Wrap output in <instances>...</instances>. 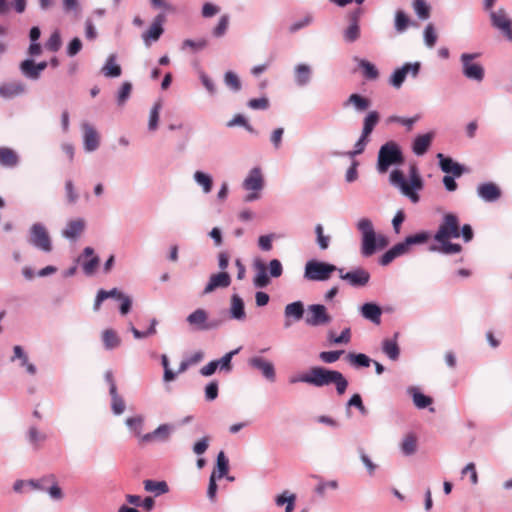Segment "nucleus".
<instances>
[{
  "instance_id": "f257e3e1",
  "label": "nucleus",
  "mask_w": 512,
  "mask_h": 512,
  "mask_svg": "<svg viewBox=\"0 0 512 512\" xmlns=\"http://www.w3.org/2000/svg\"><path fill=\"white\" fill-rule=\"evenodd\" d=\"M289 382L291 384L302 382L315 387L334 384L339 395H343L348 387V381L341 372L321 366H313L306 373L291 377Z\"/></svg>"
},
{
  "instance_id": "f03ea898",
  "label": "nucleus",
  "mask_w": 512,
  "mask_h": 512,
  "mask_svg": "<svg viewBox=\"0 0 512 512\" xmlns=\"http://www.w3.org/2000/svg\"><path fill=\"white\" fill-rule=\"evenodd\" d=\"M460 237V221L457 215L447 213L443 216L437 232L434 235L436 242L440 246H432V251H438L442 254L451 255L458 254L462 251V246L457 243H451L449 240L452 238Z\"/></svg>"
},
{
  "instance_id": "7ed1b4c3",
  "label": "nucleus",
  "mask_w": 512,
  "mask_h": 512,
  "mask_svg": "<svg viewBox=\"0 0 512 512\" xmlns=\"http://www.w3.org/2000/svg\"><path fill=\"white\" fill-rule=\"evenodd\" d=\"M404 158L398 144L389 141L381 146L378 153V170L385 173L391 165L403 163Z\"/></svg>"
},
{
  "instance_id": "20e7f679",
  "label": "nucleus",
  "mask_w": 512,
  "mask_h": 512,
  "mask_svg": "<svg viewBox=\"0 0 512 512\" xmlns=\"http://www.w3.org/2000/svg\"><path fill=\"white\" fill-rule=\"evenodd\" d=\"M479 56L478 53H463L460 57L463 75L476 82H481L485 76V70L479 63L473 62Z\"/></svg>"
},
{
  "instance_id": "39448f33",
  "label": "nucleus",
  "mask_w": 512,
  "mask_h": 512,
  "mask_svg": "<svg viewBox=\"0 0 512 512\" xmlns=\"http://www.w3.org/2000/svg\"><path fill=\"white\" fill-rule=\"evenodd\" d=\"M336 270L337 267L332 264L311 260L306 264L305 277L313 281H324Z\"/></svg>"
},
{
  "instance_id": "423d86ee",
  "label": "nucleus",
  "mask_w": 512,
  "mask_h": 512,
  "mask_svg": "<svg viewBox=\"0 0 512 512\" xmlns=\"http://www.w3.org/2000/svg\"><path fill=\"white\" fill-rule=\"evenodd\" d=\"M263 185L264 181L261 170L259 168H253L243 182V187L248 191H252L244 197V202H252L259 199V191L262 190Z\"/></svg>"
},
{
  "instance_id": "0eeeda50",
  "label": "nucleus",
  "mask_w": 512,
  "mask_h": 512,
  "mask_svg": "<svg viewBox=\"0 0 512 512\" xmlns=\"http://www.w3.org/2000/svg\"><path fill=\"white\" fill-rule=\"evenodd\" d=\"M29 242L44 252H50L52 250L50 236L46 228L40 223L33 224L30 228Z\"/></svg>"
},
{
  "instance_id": "6e6552de",
  "label": "nucleus",
  "mask_w": 512,
  "mask_h": 512,
  "mask_svg": "<svg viewBox=\"0 0 512 512\" xmlns=\"http://www.w3.org/2000/svg\"><path fill=\"white\" fill-rule=\"evenodd\" d=\"M492 26L498 29L507 40L512 42V19L503 8L490 12Z\"/></svg>"
},
{
  "instance_id": "1a4fd4ad",
  "label": "nucleus",
  "mask_w": 512,
  "mask_h": 512,
  "mask_svg": "<svg viewBox=\"0 0 512 512\" xmlns=\"http://www.w3.org/2000/svg\"><path fill=\"white\" fill-rule=\"evenodd\" d=\"M307 311L308 314L305 321L310 326L325 325L331 321V316L327 313L324 305H310L308 306Z\"/></svg>"
},
{
  "instance_id": "9d476101",
  "label": "nucleus",
  "mask_w": 512,
  "mask_h": 512,
  "mask_svg": "<svg viewBox=\"0 0 512 512\" xmlns=\"http://www.w3.org/2000/svg\"><path fill=\"white\" fill-rule=\"evenodd\" d=\"M186 320L193 329L200 331L210 330L217 326L216 323L208 321V313L202 308L193 311Z\"/></svg>"
},
{
  "instance_id": "9b49d317",
  "label": "nucleus",
  "mask_w": 512,
  "mask_h": 512,
  "mask_svg": "<svg viewBox=\"0 0 512 512\" xmlns=\"http://www.w3.org/2000/svg\"><path fill=\"white\" fill-rule=\"evenodd\" d=\"M420 70V63H406L402 67L396 69L390 78V84L396 88H399L408 74L416 77Z\"/></svg>"
},
{
  "instance_id": "f8f14e48",
  "label": "nucleus",
  "mask_w": 512,
  "mask_h": 512,
  "mask_svg": "<svg viewBox=\"0 0 512 512\" xmlns=\"http://www.w3.org/2000/svg\"><path fill=\"white\" fill-rule=\"evenodd\" d=\"M340 278L347 281L350 285L355 287L365 286L370 279V274L363 268H358L350 272L343 273L342 269H339Z\"/></svg>"
},
{
  "instance_id": "ddd939ff",
  "label": "nucleus",
  "mask_w": 512,
  "mask_h": 512,
  "mask_svg": "<svg viewBox=\"0 0 512 512\" xmlns=\"http://www.w3.org/2000/svg\"><path fill=\"white\" fill-rule=\"evenodd\" d=\"M252 368L259 370L263 376L269 381H275V369L274 365L262 357H252L248 361Z\"/></svg>"
},
{
  "instance_id": "4468645a",
  "label": "nucleus",
  "mask_w": 512,
  "mask_h": 512,
  "mask_svg": "<svg viewBox=\"0 0 512 512\" xmlns=\"http://www.w3.org/2000/svg\"><path fill=\"white\" fill-rule=\"evenodd\" d=\"M165 20L166 18L164 14L157 15L149 30L142 35L143 40L147 46L150 45V41H157L160 38L164 31L162 25Z\"/></svg>"
},
{
  "instance_id": "2eb2a0df",
  "label": "nucleus",
  "mask_w": 512,
  "mask_h": 512,
  "mask_svg": "<svg viewBox=\"0 0 512 512\" xmlns=\"http://www.w3.org/2000/svg\"><path fill=\"white\" fill-rule=\"evenodd\" d=\"M230 284H231V277L227 272L222 271V272H219L216 274H212L210 276L208 284L204 288L203 293L209 294L217 288H226Z\"/></svg>"
},
{
  "instance_id": "dca6fc26",
  "label": "nucleus",
  "mask_w": 512,
  "mask_h": 512,
  "mask_svg": "<svg viewBox=\"0 0 512 512\" xmlns=\"http://www.w3.org/2000/svg\"><path fill=\"white\" fill-rule=\"evenodd\" d=\"M83 134H84V148L88 152H92L99 147V134L95 130V128L88 124L84 123L82 125Z\"/></svg>"
},
{
  "instance_id": "f3484780",
  "label": "nucleus",
  "mask_w": 512,
  "mask_h": 512,
  "mask_svg": "<svg viewBox=\"0 0 512 512\" xmlns=\"http://www.w3.org/2000/svg\"><path fill=\"white\" fill-rule=\"evenodd\" d=\"M477 192L478 195L487 202L496 201L501 196L500 188L492 182L479 185Z\"/></svg>"
},
{
  "instance_id": "a211bd4d",
  "label": "nucleus",
  "mask_w": 512,
  "mask_h": 512,
  "mask_svg": "<svg viewBox=\"0 0 512 512\" xmlns=\"http://www.w3.org/2000/svg\"><path fill=\"white\" fill-rule=\"evenodd\" d=\"M409 250L410 249L407 246L405 240L403 242L397 243L382 255L380 258V264L386 266L390 264L395 258L406 254Z\"/></svg>"
},
{
  "instance_id": "6ab92c4d",
  "label": "nucleus",
  "mask_w": 512,
  "mask_h": 512,
  "mask_svg": "<svg viewBox=\"0 0 512 512\" xmlns=\"http://www.w3.org/2000/svg\"><path fill=\"white\" fill-rule=\"evenodd\" d=\"M25 91V86L19 81L7 82L0 85V96L5 99L16 97Z\"/></svg>"
},
{
  "instance_id": "aec40b11",
  "label": "nucleus",
  "mask_w": 512,
  "mask_h": 512,
  "mask_svg": "<svg viewBox=\"0 0 512 512\" xmlns=\"http://www.w3.org/2000/svg\"><path fill=\"white\" fill-rule=\"evenodd\" d=\"M437 158L439 159V164L441 167V170L445 173H451L455 177H460L463 173V167L457 163L454 162L451 158L445 157L443 154L439 153L437 155Z\"/></svg>"
},
{
  "instance_id": "412c9836",
  "label": "nucleus",
  "mask_w": 512,
  "mask_h": 512,
  "mask_svg": "<svg viewBox=\"0 0 512 512\" xmlns=\"http://www.w3.org/2000/svg\"><path fill=\"white\" fill-rule=\"evenodd\" d=\"M172 431V427L168 424H163V425H160L157 429H155L153 432L151 433H147L143 436L140 437V441L142 443H145V442H150V441H153V440H161V441H165L169 438L170 436V433Z\"/></svg>"
},
{
  "instance_id": "4be33fe9",
  "label": "nucleus",
  "mask_w": 512,
  "mask_h": 512,
  "mask_svg": "<svg viewBox=\"0 0 512 512\" xmlns=\"http://www.w3.org/2000/svg\"><path fill=\"white\" fill-rule=\"evenodd\" d=\"M433 137L434 134L431 132L417 136L413 142V152L418 156L425 154L431 145Z\"/></svg>"
},
{
  "instance_id": "5701e85b",
  "label": "nucleus",
  "mask_w": 512,
  "mask_h": 512,
  "mask_svg": "<svg viewBox=\"0 0 512 512\" xmlns=\"http://www.w3.org/2000/svg\"><path fill=\"white\" fill-rule=\"evenodd\" d=\"M85 229V221L83 219H74L67 223L62 235L68 239H76Z\"/></svg>"
},
{
  "instance_id": "b1692460",
  "label": "nucleus",
  "mask_w": 512,
  "mask_h": 512,
  "mask_svg": "<svg viewBox=\"0 0 512 512\" xmlns=\"http://www.w3.org/2000/svg\"><path fill=\"white\" fill-rule=\"evenodd\" d=\"M84 257H91V259L83 261L82 267L86 275H93L99 266L100 259L98 256H94V250L91 247H86L83 251Z\"/></svg>"
},
{
  "instance_id": "393cba45",
  "label": "nucleus",
  "mask_w": 512,
  "mask_h": 512,
  "mask_svg": "<svg viewBox=\"0 0 512 512\" xmlns=\"http://www.w3.org/2000/svg\"><path fill=\"white\" fill-rule=\"evenodd\" d=\"M17 153L9 147H0V165L4 167H15L18 164Z\"/></svg>"
},
{
  "instance_id": "a878e982",
  "label": "nucleus",
  "mask_w": 512,
  "mask_h": 512,
  "mask_svg": "<svg viewBox=\"0 0 512 512\" xmlns=\"http://www.w3.org/2000/svg\"><path fill=\"white\" fill-rule=\"evenodd\" d=\"M230 314L232 318L237 320H243L246 317L244 302L237 294H234L231 297Z\"/></svg>"
},
{
  "instance_id": "bb28decb",
  "label": "nucleus",
  "mask_w": 512,
  "mask_h": 512,
  "mask_svg": "<svg viewBox=\"0 0 512 512\" xmlns=\"http://www.w3.org/2000/svg\"><path fill=\"white\" fill-rule=\"evenodd\" d=\"M361 313L364 318L372 321L373 323L379 324L381 318V309L379 306L373 303H365L361 307Z\"/></svg>"
},
{
  "instance_id": "cd10ccee",
  "label": "nucleus",
  "mask_w": 512,
  "mask_h": 512,
  "mask_svg": "<svg viewBox=\"0 0 512 512\" xmlns=\"http://www.w3.org/2000/svg\"><path fill=\"white\" fill-rule=\"evenodd\" d=\"M42 481L46 482L47 485H50L49 487H47L46 490L49 493L51 498H53L55 500H61L63 498L62 489L59 487L55 475H53V474L46 475V476L42 477Z\"/></svg>"
},
{
  "instance_id": "c85d7f7f",
  "label": "nucleus",
  "mask_w": 512,
  "mask_h": 512,
  "mask_svg": "<svg viewBox=\"0 0 512 512\" xmlns=\"http://www.w3.org/2000/svg\"><path fill=\"white\" fill-rule=\"evenodd\" d=\"M377 250L376 233L362 236L361 253L365 257L373 255Z\"/></svg>"
},
{
  "instance_id": "c756f323",
  "label": "nucleus",
  "mask_w": 512,
  "mask_h": 512,
  "mask_svg": "<svg viewBox=\"0 0 512 512\" xmlns=\"http://www.w3.org/2000/svg\"><path fill=\"white\" fill-rule=\"evenodd\" d=\"M349 105H353L358 111H365L370 107V101L369 99L354 93L351 94L347 101L344 103L345 107Z\"/></svg>"
},
{
  "instance_id": "7c9ffc66",
  "label": "nucleus",
  "mask_w": 512,
  "mask_h": 512,
  "mask_svg": "<svg viewBox=\"0 0 512 512\" xmlns=\"http://www.w3.org/2000/svg\"><path fill=\"white\" fill-rule=\"evenodd\" d=\"M379 113L377 111H370L364 119L362 135L369 137L374 127L379 122Z\"/></svg>"
},
{
  "instance_id": "2f4dec72",
  "label": "nucleus",
  "mask_w": 512,
  "mask_h": 512,
  "mask_svg": "<svg viewBox=\"0 0 512 512\" xmlns=\"http://www.w3.org/2000/svg\"><path fill=\"white\" fill-rule=\"evenodd\" d=\"M102 341L106 349L111 350L118 347L121 340L113 329H106L102 333Z\"/></svg>"
},
{
  "instance_id": "473e14b6",
  "label": "nucleus",
  "mask_w": 512,
  "mask_h": 512,
  "mask_svg": "<svg viewBox=\"0 0 512 512\" xmlns=\"http://www.w3.org/2000/svg\"><path fill=\"white\" fill-rule=\"evenodd\" d=\"M360 25L356 22H350L349 26L343 30V39L347 43H353L360 38Z\"/></svg>"
},
{
  "instance_id": "72a5a7b5",
  "label": "nucleus",
  "mask_w": 512,
  "mask_h": 512,
  "mask_svg": "<svg viewBox=\"0 0 512 512\" xmlns=\"http://www.w3.org/2000/svg\"><path fill=\"white\" fill-rule=\"evenodd\" d=\"M102 72L106 77H119L121 75V67L115 62V56L111 55L102 68Z\"/></svg>"
},
{
  "instance_id": "f704fd0d",
  "label": "nucleus",
  "mask_w": 512,
  "mask_h": 512,
  "mask_svg": "<svg viewBox=\"0 0 512 512\" xmlns=\"http://www.w3.org/2000/svg\"><path fill=\"white\" fill-rule=\"evenodd\" d=\"M20 70L27 78L36 80L40 77V74L36 69V63L31 59L22 61L20 64Z\"/></svg>"
},
{
  "instance_id": "c9c22d12",
  "label": "nucleus",
  "mask_w": 512,
  "mask_h": 512,
  "mask_svg": "<svg viewBox=\"0 0 512 512\" xmlns=\"http://www.w3.org/2000/svg\"><path fill=\"white\" fill-rule=\"evenodd\" d=\"M383 352L391 359L397 360L399 357V347L394 339H385L382 343Z\"/></svg>"
},
{
  "instance_id": "e433bc0d",
  "label": "nucleus",
  "mask_w": 512,
  "mask_h": 512,
  "mask_svg": "<svg viewBox=\"0 0 512 512\" xmlns=\"http://www.w3.org/2000/svg\"><path fill=\"white\" fill-rule=\"evenodd\" d=\"M311 70L306 64H300L295 68V78L298 85H306L310 80Z\"/></svg>"
},
{
  "instance_id": "4c0bfd02",
  "label": "nucleus",
  "mask_w": 512,
  "mask_h": 512,
  "mask_svg": "<svg viewBox=\"0 0 512 512\" xmlns=\"http://www.w3.org/2000/svg\"><path fill=\"white\" fill-rule=\"evenodd\" d=\"M303 313L304 306L300 301L290 303L285 307V316L287 318L293 317L295 320H300L303 317Z\"/></svg>"
},
{
  "instance_id": "58836bf2",
  "label": "nucleus",
  "mask_w": 512,
  "mask_h": 512,
  "mask_svg": "<svg viewBox=\"0 0 512 512\" xmlns=\"http://www.w3.org/2000/svg\"><path fill=\"white\" fill-rule=\"evenodd\" d=\"M417 449V438L414 434H407L402 443L401 450L405 455H412Z\"/></svg>"
},
{
  "instance_id": "ea45409f",
  "label": "nucleus",
  "mask_w": 512,
  "mask_h": 512,
  "mask_svg": "<svg viewBox=\"0 0 512 512\" xmlns=\"http://www.w3.org/2000/svg\"><path fill=\"white\" fill-rule=\"evenodd\" d=\"M347 359L351 365L356 367H369L371 363V359L362 353H349Z\"/></svg>"
},
{
  "instance_id": "a19ab883",
  "label": "nucleus",
  "mask_w": 512,
  "mask_h": 512,
  "mask_svg": "<svg viewBox=\"0 0 512 512\" xmlns=\"http://www.w3.org/2000/svg\"><path fill=\"white\" fill-rule=\"evenodd\" d=\"M194 179L200 186L203 187L204 193H209L212 190L213 181L211 176L208 174L201 171H196L194 174Z\"/></svg>"
},
{
  "instance_id": "79ce46f5",
  "label": "nucleus",
  "mask_w": 512,
  "mask_h": 512,
  "mask_svg": "<svg viewBox=\"0 0 512 512\" xmlns=\"http://www.w3.org/2000/svg\"><path fill=\"white\" fill-rule=\"evenodd\" d=\"M257 268L259 269V271L254 278V281H253L254 285L257 288H264L270 282L269 277L266 273V268H265L264 264H262V263H258Z\"/></svg>"
},
{
  "instance_id": "37998d69",
  "label": "nucleus",
  "mask_w": 512,
  "mask_h": 512,
  "mask_svg": "<svg viewBox=\"0 0 512 512\" xmlns=\"http://www.w3.org/2000/svg\"><path fill=\"white\" fill-rule=\"evenodd\" d=\"M228 470H229V462H228V459L226 458L225 454L223 451H220L218 456H217V471H216V477L218 479H221L223 478L224 476L227 475L228 473Z\"/></svg>"
},
{
  "instance_id": "c03bdc74",
  "label": "nucleus",
  "mask_w": 512,
  "mask_h": 512,
  "mask_svg": "<svg viewBox=\"0 0 512 512\" xmlns=\"http://www.w3.org/2000/svg\"><path fill=\"white\" fill-rule=\"evenodd\" d=\"M144 488L148 492H156L157 494L166 493L168 491L167 483L164 481L145 480Z\"/></svg>"
},
{
  "instance_id": "a18cd8bd",
  "label": "nucleus",
  "mask_w": 512,
  "mask_h": 512,
  "mask_svg": "<svg viewBox=\"0 0 512 512\" xmlns=\"http://www.w3.org/2000/svg\"><path fill=\"white\" fill-rule=\"evenodd\" d=\"M359 67L363 69L365 78L375 80L379 76L377 68L367 60H359Z\"/></svg>"
},
{
  "instance_id": "49530a36",
  "label": "nucleus",
  "mask_w": 512,
  "mask_h": 512,
  "mask_svg": "<svg viewBox=\"0 0 512 512\" xmlns=\"http://www.w3.org/2000/svg\"><path fill=\"white\" fill-rule=\"evenodd\" d=\"M430 239V234L427 231H422L405 238L407 246L410 248L413 245H420L426 243Z\"/></svg>"
},
{
  "instance_id": "de8ad7c7",
  "label": "nucleus",
  "mask_w": 512,
  "mask_h": 512,
  "mask_svg": "<svg viewBox=\"0 0 512 512\" xmlns=\"http://www.w3.org/2000/svg\"><path fill=\"white\" fill-rule=\"evenodd\" d=\"M409 17L401 10H398L395 14V28L397 32H404L409 26Z\"/></svg>"
},
{
  "instance_id": "09e8293b",
  "label": "nucleus",
  "mask_w": 512,
  "mask_h": 512,
  "mask_svg": "<svg viewBox=\"0 0 512 512\" xmlns=\"http://www.w3.org/2000/svg\"><path fill=\"white\" fill-rule=\"evenodd\" d=\"M62 45L61 35L59 31H54L45 43V48L52 52H57Z\"/></svg>"
},
{
  "instance_id": "8fccbe9b",
  "label": "nucleus",
  "mask_w": 512,
  "mask_h": 512,
  "mask_svg": "<svg viewBox=\"0 0 512 512\" xmlns=\"http://www.w3.org/2000/svg\"><path fill=\"white\" fill-rule=\"evenodd\" d=\"M295 499L296 496L294 494H291L290 496H286V492L278 495L276 497V504L278 506H282L286 504L285 512H292L295 505Z\"/></svg>"
},
{
  "instance_id": "3c124183",
  "label": "nucleus",
  "mask_w": 512,
  "mask_h": 512,
  "mask_svg": "<svg viewBox=\"0 0 512 512\" xmlns=\"http://www.w3.org/2000/svg\"><path fill=\"white\" fill-rule=\"evenodd\" d=\"M413 8L421 19H427L430 16V8L424 0H414Z\"/></svg>"
},
{
  "instance_id": "603ef678",
  "label": "nucleus",
  "mask_w": 512,
  "mask_h": 512,
  "mask_svg": "<svg viewBox=\"0 0 512 512\" xmlns=\"http://www.w3.org/2000/svg\"><path fill=\"white\" fill-rule=\"evenodd\" d=\"M413 402L417 408L424 409L432 403V398L420 392H414Z\"/></svg>"
},
{
  "instance_id": "864d4df0",
  "label": "nucleus",
  "mask_w": 512,
  "mask_h": 512,
  "mask_svg": "<svg viewBox=\"0 0 512 512\" xmlns=\"http://www.w3.org/2000/svg\"><path fill=\"white\" fill-rule=\"evenodd\" d=\"M112 398V410L116 415H120L125 410V402L123 398L115 392V394H110Z\"/></svg>"
},
{
  "instance_id": "5fc2aeb1",
  "label": "nucleus",
  "mask_w": 512,
  "mask_h": 512,
  "mask_svg": "<svg viewBox=\"0 0 512 512\" xmlns=\"http://www.w3.org/2000/svg\"><path fill=\"white\" fill-rule=\"evenodd\" d=\"M224 81L227 86H229L234 91H239L241 89V82L238 76L231 71L226 72Z\"/></svg>"
},
{
  "instance_id": "6e6d98bb",
  "label": "nucleus",
  "mask_w": 512,
  "mask_h": 512,
  "mask_svg": "<svg viewBox=\"0 0 512 512\" xmlns=\"http://www.w3.org/2000/svg\"><path fill=\"white\" fill-rule=\"evenodd\" d=\"M206 46H207V41L205 39H199L197 41H194L191 39H186L182 44L183 49L190 48L194 52L200 51V50L204 49Z\"/></svg>"
},
{
  "instance_id": "4d7b16f0",
  "label": "nucleus",
  "mask_w": 512,
  "mask_h": 512,
  "mask_svg": "<svg viewBox=\"0 0 512 512\" xmlns=\"http://www.w3.org/2000/svg\"><path fill=\"white\" fill-rule=\"evenodd\" d=\"M228 25H229V17L227 15L221 16L217 26L213 30V35L215 37L223 36L225 34V32L227 31Z\"/></svg>"
},
{
  "instance_id": "13d9d810",
  "label": "nucleus",
  "mask_w": 512,
  "mask_h": 512,
  "mask_svg": "<svg viewBox=\"0 0 512 512\" xmlns=\"http://www.w3.org/2000/svg\"><path fill=\"white\" fill-rule=\"evenodd\" d=\"M248 106L254 110H266L269 107V100L266 97L250 99Z\"/></svg>"
},
{
  "instance_id": "bf43d9fd",
  "label": "nucleus",
  "mask_w": 512,
  "mask_h": 512,
  "mask_svg": "<svg viewBox=\"0 0 512 512\" xmlns=\"http://www.w3.org/2000/svg\"><path fill=\"white\" fill-rule=\"evenodd\" d=\"M342 353L343 351H323L319 354V358L324 363H334L340 358Z\"/></svg>"
},
{
  "instance_id": "052dcab7",
  "label": "nucleus",
  "mask_w": 512,
  "mask_h": 512,
  "mask_svg": "<svg viewBox=\"0 0 512 512\" xmlns=\"http://www.w3.org/2000/svg\"><path fill=\"white\" fill-rule=\"evenodd\" d=\"M317 235V243L321 249H327L329 246V236H325L323 233V227L321 224H317L315 227Z\"/></svg>"
},
{
  "instance_id": "680f3d73",
  "label": "nucleus",
  "mask_w": 512,
  "mask_h": 512,
  "mask_svg": "<svg viewBox=\"0 0 512 512\" xmlns=\"http://www.w3.org/2000/svg\"><path fill=\"white\" fill-rule=\"evenodd\" d=\"M390 180L393 184L399 186L401 188V191L404 189L405 186H408L409 183L406 182L404 175L399 170H394L390 174Z\"/></svg>"
},
{
  "instance_id": "e2e57ef3",
  "label": "nucleus",
  "mask_w": 512,
  "mask_h": 512,
  "mask_svg": "<svg viewBox=\"0 0 512 512\" xmlns=\"http://www.w3.org/2000/svg\"><path fill=\"white\" fill-rule=\"evenodd\" d=\"M132 85L130 82H124L118 93V103L122 105L130 96Z\"/></svg>"
},
{
  "instance_id": "0e129e2a",
  "label": "nucleus",
  "mask_w": 512,
  "mask_h": 512,
  "mask_svg": "<svg viewBox=\"0 0 512 512\" xmlns=\"http://www.w3.org/2000/svg\"><path fill=\"white\" fill-rule=\"evenodd\" d=\"M425 43L428 47L432 48L437 40V35L434 31V28L431 24H429L424 31Z\"/></svg>"
},
{
  "instance_id": "69168bd1",
  "label": "nucleus",
  "mask_w": 512,
  "mask_h": 512,
  "mask_svg": "<svg viewBox=\"0 0 512 512\" xmlns=\"http://www.w3.org/2000/svg\"><path fill=\"white\" fill-rule=\"evenodd\" d=\"M217 479L218 478L216 477V470H214L210 476L208 491H207L208 498L211 501H214L216 498V492H217V488H218L217 484H216Z\"/></svg>"
},
{
  "instance_id": "338daca9",
  "label": "nucleus",
  "mask_w": 512,
  "mask_h": 512,
  "mask_svg": "<svg viewBox=\"0 0 512 512\" xmlns=\"http://www.w3.org/2000/svg\"><path fill=\"white\" fill-rule=\"evenodd\" d=\"M210 438L205 436L197 441L193 446V452L197 455H201L206 452L209 446Z\"/></svg>"
},
{
  "instance_id": "774afa93",
  "label": "nucleus",
  "mask_w": 512,
  "mask_h": 512,
  "mask_svg": "<svg viewBox=\"0 0 512 512\" xmlns=\"http://www.w3.org/2000/svg\"><path fill=\"white\" fill-rule=\"evenodd\" d=\"M357 227L361 231L362 236L375 233L372 222L367 218L360 219Z\"/></svg>"
}]
</instances>
